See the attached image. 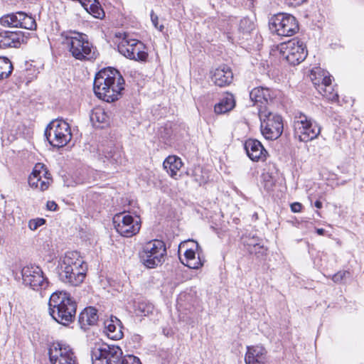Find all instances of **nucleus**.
Wrapping results in <instances>:
<instances>
[{
  "label": "nucleus",
  "instance_id": "nucleus-1",
  "mask_svg": "<svg viewBox=\"0 0 364 364\" xmlns=\"http://www.w3.org/2000/svg\"><path fill=\"white\" fill-rule=\"evenodd\" d=\"M125 81L119 70L108 67L96 73L93 90L100 100L107 102H114L122 96Z\"/></svg>",
  "mask_w": 364,
  "mask_h": 364
},
{
  "label": "nucleus",
  "instance_id": "nucleus-2",
  "mask_svg": "<svg viewBox=\"0 0 364 364\" xmlns=\"http://www.w3.org/2000/svg\"><path fill=\"white\" fill-rule=\"evenodd\" d=\"M56 269L59 280L72 287L81 284L86 276L87 267L77 251L68 252L61 257Z\"/></svg>",
  "mask_w": 364,
  "mask_h": 364
},
{
  "label": "nucleus",
  "instance_id": "nucleus-3",
  "mask_svg": "<svg viewBox=\"0 0 364 364\" xmlns=\"http://www.w3.org/2000/svg\"><path fill=\"white\" fill-rule=\"evenodd\" d=\"M48 310L50 315L55 321L68 326L75 320L77 303L69 293L56 291L50 296Z\"/></svg>",
  "mask_w": 364,
  "mask_h": 364
},
{
  "label": "nucleus",
  "instance_id": "nucleus-4",
  "mask_svg": "<svg viewBox=\"0 0 364 364\" xmlns=\"http://www.w3.org/2000/svg\"><path fill=\"white\" fill-rule=\"evenodd\" d=\"M65 41L70 52L75 58L80 60H92L97 58V50L88 41L87 35L74 32L70 36H67Z\"/></svg>",
  "mask_w": 364,
  "mask_h": 364
},
{
  "label": "nucleus",
  "instance_id": "nucleus-5",
  "mask_svg": "<svg viewBox=\"0 0 364 364\" xmlns=\"http://www.w3.org/2000/svg\"><path fill=\"white\" fill-rule=\"evenodd\" d=\"M166 255L165 243L160 240H152L146 242L139 252L140 260L147 268H155L164 262Z\"/></svg>",
  "mask_w": 364,
  "mask_h": 364
},
{
  "label": "nucleus",
  "instance_id": "nucleus-6",
  "mask_svg": "<svg viewBox=\"0 0 364 364\" xmlns=\"http://www.w3.org/2000/svg\"><path fill=\"white\" fill-rule=\"evenodd\" d=\"M293 127L295 138L303 142H308L317 138L321 133L318 124L303 113L294 117Z\"/></svg>",
  "mask_w": 364,
  "mask_h": 364
},
{
  "label": "nucleus",
  "instance_id": "nucleus-7",
  "mask_svg": "<svg viewBox=\"0 0 364 364\" xmlns=\"http://www.w3.org/2000/svg\"><path fill=\"white\" fill-rule=\"evenodd\" d=\"M44 135L50 145L58 148L65 146L72 138L69 124L62 119H55L48 124Z\"/></svg>",
  "mask_w": 364,
  "mask_h": 364
},
{
  "label": "nucleus",
  "instance_id": "nucleus-8",
  "mask_svg": "<svg viewBox=\"0 0 364 364\" xmlns=\"http://www.w3.org/2000/svg\"><path fill=\"white\" fill-rule=\"evenodd\" d=\"M122 354V350L118 346L97 343L91 350L92 363V364H118Z\"/></svg>",
  "mask_w": 364,
  "mask_h": 364
},
{
  "label": "nucleus",
  "instance_id": "nucleus-9",
  "mask_svg": "<svg viewBox=\"0 0 364 364\" xmlns=\"http://www.w3.org/2000/svg\"><path fill=\"white\" fill-rule=\"evenodd\" d=\"M269 29L280 36H291L299 31L296 18L285 13H279L271 17L269 21Z\"/></svg>",
  "mask_w": 364,
  "mask_h": 364
},
{
  "label": "nucleus",
  "instance_id": "nucleus-10",
  "mask_svg": "<svg viewBox=\"0 0 364 364\" xmlns=\"http://www.w3.org/2000/svg\"><path fill=\"white\" fill-rule=\"evenodd\" d=\"M259 116L261 121L262 135L269 140L278 139L283 132L284 125L280 115L259 109Z\"/></svg>",
  "mask_w": 364,
  "mask_h": 364
},
{
  "label": "nucleus",
  "instance_id": "nucleus-11",
  "mask_svg": "<svg viewBox=\"0 0 364 364\" xmlns=\"http://www.w3.org/2000/svg\"><path fill=\"white\" fill-rule=\"evenodd\" d=\"M279 48L282 57L292 65L303 62L308 55L306 45L303 41L296 39L281 43Z\"/></svg>",
  "mask_w": 364,
  "mask_h": 364
},
{
  "label": "nucleus",
  "instance_id": "nucleus-12",
  "mask_svg": "<svg viewBox=\"0 0 364 364\" xmlns=\"http://www.w3.org/2000/svg\"><path fill=\"white\" fill-rule=\"evenodd\" d=\"M118 51L126 58L136 61H146L148 53L145 45L136 39L125 36L117 46Z\"/></svg>",
  "mask_w": 364,
  "mask_h": 364
},
{
  "label": "nucleus",
  "instance_id": "nucleus-13",
  "mask_svg": "<svg viewBox=\"0 0 364 364\" xmlns=\"http://www.w3.org/2000/svg\"><path fill=\"white\" fill-rule=\"evenodd\" d=\"M114 228L117 232L126 237H131L139 232L141 221L139 216L134 218L124 213L116 215L113 218Z\"/></svg>",
  "mask_w": 364,
  "mask_h": 364
},
{
  "label": "nucleus",
  "instance_id": "nucleus-14",
  "mask_svg": "<svg viewBox=\"0 0 364 364\" xmlns=\"http://www.w3.org/2000/svg\"><path fill=\"white\" fill-rule=\"evenodd\" d=\"M23 282L33 290L45 289L48 286V280L44 277L41 268L38 266L31 265L24 267L21 271Z\"/></svg>",
  "mask_w": 364,
  "mask_h": 364
},
{
  "label": "nucleus",
  "instance_id": "nucleus-15",
  "mask_svg": "<svg viewBox=\"0 0 364 364\" xmlns=\"http://www.w3.org/2000/svg\"><path fill=\"white\" fill-rule=\"evenodd\" d=\"M52 181L51 174L49 173L46 166L41 163H38L28 178V183L31 187L38 188L41 191L47 190Z\"/></svg>",
  "mask_w": 364,
  "mask_h": 364
},
{
  "label": "nucleus",
  "instance_id": "nucleus-16",
  "mask_svg": "<svg viewBox=\"0 0 364 364\" xmlns=\"http://www.w3.org/2000/svg\"><path fill=\"white\" fill-rule=\"evenodd\" d=\"M244 149L248 157L253 161H264L267 151L262 143L255 139H248L245 141Z\"/></svg>",
  "mask_w": 364,
  "mask_h": 364
},
{
  "label": "nucleus",
  "instance_id": "nucleus-17",
  "mask_svg": "<svg viewBox=\"0 0 364 364\" xmlns=\"http://www.w3.org/2000/svg\"><path fill=\"white\" fill-rule=\"evenodd\" d=\"M211 79L217 86L225 87L232 82L233 73L229 66L222 65L213 72Z\"/></svg>",
  "mask_w": 364,
  "mask_h": 364
},
{
  "label": "nucleus",
  "instance_id": "nucleus-18",
  "mask_svg": "<svg viewBox=\"0 0 364 364\" xmlns=\"http://www.w3.org/2000/svg\"><path fill=\"white\" fill-rule=\"evenodd\" d=\"M23 41L21 31H3L0 32V48H17Z\"/></svg>",
  "mask_w": 364,
  "mask_h": 364
},
{
  "label": "nucleus",
  "instance_id": "nucleus-19",
  "mask_svg": "<svg viewBox=\"0 0 364 364\" xmlns=\"http://www.w3.org/2000/svg\"><path fill=\"white\" fill-rule=\"evenodd\" d=\"M267 350L262 346H248L245 357L246 364H264L267 361Z\"/></svg>",
  "mask_w": 364,
  "mask_h": 364
},
{
  "label": "nucleus",
  "instance_id": "nucleus-20",
  "mask_svg": "<svg viewBox=\"0 0 364 364\" xmlns=\"http://www.w3.org/2000/svg\"><path fill=\"white\" fill-rule=\"evenodd\" d=\"M73 353L70 346L59 342L53 343L48 349L49 359L52 364Z\"/></svg>",
  "mask_w": 364,
  "mask_h": 364
},
{
  "label": "nucleus",
  "instance_id": "nucleus-21",
  "mask_svg": "<svg viewBox=\"0 0 364 364\" xmlns=\"http://www.w3.org/2000/svg\"><path fill=\"white\" fill-rule=\"evenodd\" d=\"M105 333L112 340H119L123 337L122 323L117 317L112 316L105 321Z\"/></svg>",
  "mask_w": 364,
  "mask_h": 364
},
{
  "label": "nucleus",
  "instance_id": "nucleus-22",
  "mask_svg": "<svg viewBox=\"0 0 364 364\" xmlns=\"http://www.w3.org/2000/svg\"><path fill=\"white\" fill-rule=\"evenodd\" d=\"M250 97L255 104L265 105L274 99V92L269 88L258 87L252 89L250 92Z\"/></svg>",
  "mask_w": 364,
  "mask_h": 364
},
{
  "label": "nucleus",
  "instance_id": "nucleus-23",
  "mask_svg": "<svg viewBox=\"0 0 364 364\" xmlns=\"http://www.w3.org/2000/svg\"><path fill=\"white\" fill-rule=\"evenodd\" d=\"M98 318L97 310L92 306H89L80 312L78 322L81 328L85 330L88 326L96 324Z\"/></svg>",
  "mask_w": 364,
  "mask_h": 364
},
{
  "label": "nucleus",
  "instance_id": "nucleus-24",
  "mask_svg": "<svg viewBox=\"0 0 364 364\" xmlns=\"http://www.w3.org/2000/svg\"><path fill=\"white\" fill-rule=\"evenodd\" d=\"M310 78L316 89L331 84V76L327 71L319 68L311 70Z\"/></svg>",
  "mask_w": 364,
  "mask_h": 364
},
{
  "label": "nucleus",
  "instance_id": "nucleus-25",
  "mask_svg": "<svg viewBox=\"0 0 364 364\" xmlns=\"http://www.w3.org/2000/svg\"><path fill=\"white\" fill-rule=\"evenodd\" d=\"M182 165L181 159L176 156H168L163 163L164 169L172 178L176 176Z\"/></svg>",
  "mask_w": 364,
  "mask_h": 364
},
{
  "label": "nucleus",
  "instance_id": "nucleus-26",
  "mask_svg": "<svg viewBox=\"0 0 364 364\" xmlns=\"http://www.w3.org/2000/svg\"><path fill=\"white\" fill-rule=\"evenodd\" d=\"M235 106V99L232 95H227L214 106V112L216 114H225L232 110Z\"/></svg>",
  "mask_w": 364,
  "mask_h": 364
},
{
  "label": "nucleus",
  "instance_id": "nucleus-27",
  "mask_svg": "<svg viewBox=\"0 0 364 364\" xmlns=\"http://www.w3.org/2000/svg\"><path fill=\"white\" fill-rule=\"evenodd\" d=\"M90 121L93 126L103 128L105 124H108L109 117L104 109L96 108L90 114Z\"/></svg>",
  "mask_w": 364,
  "mask_h": 364
},
{
  "label": "nucleus",
  "instance_id": "nucleus-28",
  "mask_svg": "<svg viewBox=\"0 0 364 364\" xmlns=\"http://www.w3.org/2000/svg\"><path fill=\"white\" fill-rule=\"evenodd\" d=\"M181 262L191 269H198L203 265L200 258L196 257V252L193 248L186 249L184 252V259Z\"/></svg>",
  "mask_w": 364,
  "mask_h": 364
},
{
  "label": "nucleus",
  "instance_id": "nucleus-29",
  "mask_svg": "<svg viewBox=\"0 0 364 364\" xmlns=\"http://www.w3.org/2000/svg\"><path fill=\"white\" fill-rule=\"evenodd\" d=\"M21 11L16 13H11L6 15H4L0 18V23L4 26L8 27H19L20 22L22 20L21 18Z\"/></svg>",
  "mask_w": 364,
  "mask_h": 364
},
{
  "label": "nucleus",
  "instance_id": "nucleus-30",
  "mask_svg": "<svg viewBox=\"0 0 364 364\" xmlns=\"http://www.w3.org/2000/svg\"><path fill=\"white\" fill-rule=\"evenodd\" d=\"M84 9L95 18H102L105 16L104 10L97 0L84 3Z\"/></svg>",
  "mask_w": 364,
  "mask_h": 364
},
{
  "label": "nucleus",
  "instance_id": "nucleus-31",
  "mask_svg": "<svg viewBox=\"0 0 364 364\" xmlns=\"http://www.w3.org/2000/svg\"><path fill=\"white\" fill-rule=\"evenodd\" d=\"M252 242H247L249 246V252L251 254H255L257 257H263L267 253V249L258 242V238L253 237Z\"/></svg>",
  "mask_w": 364,
  "mask_h": 364
},
{
  "label": "nucleus",
  "instance_id": "nucleus-32",
  "mask_svg": "<svg viewBox=\"0 0 364 364\" xmlns=\"http://www.w3.org/2000/svg\"><path fill=\"white\" fill-rule=\"evenodd\" d=\"M13 70V65L9 58L0 57V80L7 78Z\"/></svg>",
  "mask_w": 364,
  "mask_h": 364
},
{
  "label": "nucleus",
  "instance_id": "nucleus-33",
  "mask_svg": "<svg viewBox=\"0 0 364 364\" xmlns=\"http://www.w3.org/2000/svg\"><path fill=\"white\" fill-rule=\"evenodd\" d=\"M317 90L320 94H321L328 100H331L332 102H336L338 100V95L337 92H334V90L332 87L331 84H328L326 86L323 85L320 88H317Z\"/></svg>",
  "mask_w": 364,
  "mask_h": 364
},
{
  "label": "nucleus",
  "instance_id": "nucleus-34",
  "mask_svg": "<svg viewBox=\"0 0 364 364\" xmlns=\"http://www.w3.org/2000/svg\"><path fill=\"white\" fill-rule=\"evenodd\" d=\"M21 21L20 22V28H26L28 30H34L36 28V20L31 16L27 15L26 13L21 11Z\"/></svg>",
  "mask_w": 364,
  "mask_h": 364
},
{
  "label": "nucleus",
  "instance_id": "nucleus-35",
  "mask_svg": "<svg viewBox=\"0 0 364 364\" xmlns=\"http://www.w3.org/2000/svg\"><path fill=\"white\" fill-rule=\"evenodd\" d=\"M100 155H102L107 160L112 162H117L118 154H117L112 147L104 148L102 146L98 147Z\"/></svg>",
  "mask_w": 364,
  "mask_h": 364
},
{
  "label": "nucleus",
  "instance_id": "nucleus-36",
  "mask_svg": "<svg viewBox=\"0 0 364 364\" xmlns=\"http://www.w3.org/2000/svg\"><path fill=\"white\" fill-rule=\"evenodd\" d=\"M254 28V23L248 18H243L240 20L238 29L244 33H249Z\"/></svg>",
  "mask_w": 364,
  "mask_h": 364
},
{
  "label": "nucleus",
  "instance_id": "nucleus-37",
  "mask_svg": "<svg viewBox=\"0 0 364 364\" xmlns=\"http://www.w3.org/2000/svg\"><path fill=\"white\" fill-rule=\"evenodd\" d=\"M263 186L267 191L270 192L273 190L275 185V180L269 174H263Z\"/></svg>",
  "mask_w": 364,
  "mask_h": 364
},
{
  "label": "nucleus",
  "instance_id": "nucleus-38",
  "mask_svg": "<svg viewBox=\"0 0 364 364\" xmlns=\"http://www.w3.org/2000/svg\"><path fill=\"white\" fill-rule=\"evenodd\" d=\"M118 364H141L139 358L133 355H127L122 356Z\"/></svg>",
  "mask_w": 364,
  "mask_h": 364
},
{
  "label": "nucleus",
  "instance_id": "nucleus-39",
  "mask_svg": "<svg viewBox=\"0 0 364 364\" xmlns=\"http://www.w3.org/2000/svg\"><path fill=\"white\" fill-rule=\"evenodd\" d=\"M153 306L151 304L145 302H139L137 305L138 310L144 316L151 313L153 310Z\"/></svg>",
  "mask_w": 364,
  "mask_h": 364
},
{
  "label": "nucleus",
  "instance_id": "nucleus-40",
  "mask_svg": "<svg viewBox=\"0 0 364 364\" xmlns=\"http://www.w3.org/2000/svg\"><path fill=\"white\" fill-rule=\"evenodd\" d=\"M53 364H77V358L75 355V353H73L68 356L60 358L59 360H57V362Z\"/></svg>",
  "mask_w": 364,
  "mask_h": 364
},
{
  "label": "nucleus",
  "instance_id": "nucleus-41",
  "mask_svg": "<svg viewBox=\"0 0 364 364\" xmlns=\"http://www.w3.org/2000/svg\"><path fill=\"white\" fill-rule=\"evenodd\" d=\"M194 298V293L190 291V292H183L181 293L178 298V303L181 304L183 301H187L188 303H191L193 301V299Z\"/></svg>",
  "mask_w": 364,
  "mask_h": 364
},
{
  "label": "nucleus",
  "instance_id": "nucleus-42",
  "mask_svg": "<svg viewBox=\"0 0 364 364\" xmlns=\"http://www.w3.org/2000/svg\"><path fill=\"white\" fill-rule=\"evenodd\" d=\"M45 223H46V220L44 218H36V219H32V220H31L28 222V228L31 230H36L39 227H41L43 225H44Z\"/></svg>",
  "mask_w": 364,
  "mask_h": 364
},
{
  "label": "nucleus",
  "instance_id": "nucleus-43",
  "mask_svg": "<svg viewBox=\"0 0 364 364\" xmlns=\"http://www.w3.org/2000/svg\"><path fill=\"white\" fill-rule=\"evenodd\" d=\"M350 277V272L348 271H340L333 276V281L334 282H342L346 277Z\"/></svg>",
  "mask_w": 364,
  "mask_h": 364
},
{
  "label": "nucleus",
  "instance_id": "nucleus-44",
  "mask_svg": "<svg viewBox=\"0 0 364 364\" xmlns=\"http://www.w3.org/2000/svg\"><path fill=\"white\" fill-rule=\"evenodd\" d=\"M308 0H285V4L288 6L296 7L306 3Z\"/></svg>",
  "mask_w": 364,
  "mask_h": 364
},
{
  "label": "nucleus",
  "instance_id": "nucleus-45",
  "mask_svg": "<svg viewBox=\"0 0 364 364\" xmlns=\"http://www.w3.org/2000/svg\"><path fill=\"white\" fill-rule=\"evenodd\" d=\"M302 208V205L300 203L295 202L291 205V210L293 213H299Z\"/></svg>",
  "mask_w": 364,
  "mask_h": 364
},
{
  "label": "nucleus",
  "instance_id": "nucleus-46",
  "mask_svg": "<svg viewBox=\"0 0 364 364\" xmlns=\"http://www.w3.org/2000/svg\"><path fill=\"white\" fill-rule=\"evenodd\" d=\"M58 208V205L55 201H48L47 208L49 210L55 211Z\"/></svg>",
  "mask_w": 364,
  "mask_h": 364
},
{
  "label": "nucleus",
  "instance_id": "nucleus-47",
  "mask_svg": "<svg viewBox=\"0 0 364 364\" xmlns=\"http://www.w3.org/2000/svg\"><path fill=\"white\" fill-rule=\"evenodd\" d=\"M151 19L152 21V23L154 26L157 28L158 27V16L154 14V11H152L151 13Z\"/></svg>",
  "mask_w": 364,
  "mask_h": 364
},
{
  "label": "nucleus",
  "instance_id": "nucleus-48",
  "mask_svg": "<svg viewBox=\"0 0 364 364\" xmlns=\"http://www.w3.org/2000/svg\"><path fill=\"white\" fill-rule=\"evenodd\" d=\"M314 205L316 208H317L318 209H320L322 208V203L321 201L317 200H316V202L314 203Z\"/></svg>",
  "mask_w": 364,
  "mask_h": 364
},
{
  "label": "nucleus",
  "instance_id": "nucleus-49",
  "mask_svg": "<svg viewBox=\"0 0 364 364\" xmlns=\"http://www.w3.org/2000/svg\"><path fill=\"white\" fill-rule=\"evenodd\" d=\"M325 232H326L325 230L323 229V228H318V229H316V233L318 235H323Z\"/></svg>",
  "mask_w": 364,
  "mask_h": 364
},
{
  "label": "nucleus",
  "instance_id": "nucleus-50",
  "mask_svg": "<svg viewBox=\"0 0 364 364\" xmlns=\"http://www.w3.org/2000/svg\"><path fill=\"white\" fill-rule=\"evenodd\" d=\"M191 242H193V241H191ZM194 243H195V245H196V248H198V242H194Z\"/></svg>",
  "mask_w": 364,
  "mask_h": 364
},
{
  "label": "nucleus",
  "instance_id": "nucleus-51",
  "mask_svg": "<svg viewBox=\"0 0 364 364\" xmlns=\"http://www.w3.org/2000/svg\"><path fill=\"white\" fill-rule=\"evenodd\" d=\"M163 28H164V26H161L160 28H159V30L162 31Z\"/></svg>",
  "mask_w": 364,
  "mask_h": 364
}]
</instances>
